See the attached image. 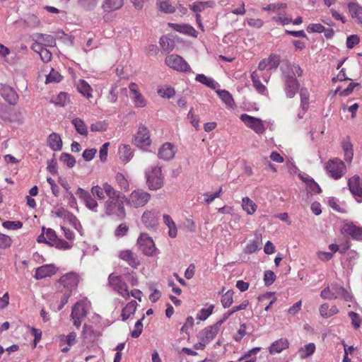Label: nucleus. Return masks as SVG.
Masks as SVG:
<instances>
[{
	"label": "nucleus",
	"mask_w": 362,
	"mask_h": 362,
	"mask_svg": "<svg viewBox=\"0 0 362 362\" xmlns=\"http://www.w3.org/2000/svg\"><path fill=\"white\" fill-rule=\"evenodd\" d=\"M82 334L84 339H87L88 340L93 339L96 336L93 327L86 324H85L83 327Z\"/></svg>",
	"instance_id": "obj_52"
},
{
	"label": "nucleus",
	"mask_w": 362,
	"mask_h": 362,
	"mask_svg": "<svg viewBox=\"0 0 362 362\" xmlns=\"http://www.w3.org/2000/svg\"><path fill=\"white\" fill-rule=\"evenodd\" d=\"M281 71L284 91L287 98H292L298 91L300 87V83L296 76H302L303 70L297 64L286 63L281 67Z\"/></svg>",
	"instance_id": "obj_1"
},
{
	"label": "nucleus",
	"mask_w": 362,
	"mask_h": 362,
	"mask_svg": "<svg viewBox=\"0 0 362 362\" xmlns=\"http://www.w3.org/2000/svg\"><path fill=\"white\" fill-rule=\"evenodd\" d=\"M62 76L58 71H54L52 69L50 73L47 75L45 83L59 82L62 80Z\"/></svg>",
	"instance_id": "obj_58"
},
{
	"label": "nucleus",
	"mask_w": 362,
	"mask_h": 362,
	"mask_svg": "<svg viewBox=\"0 0 362 362\" xmlns=\"http://www.w3.org/2000/svg\"><path fill=\"white\" fill-rule=\"evenodd\" d=\"M116 189L108 182H103L101 185H94L90 189V194L99 199H105V195L107 197L114 195Z\"/></svg>",
	"instance_id": "obj_11"
},
{
	"label": "nucleus",
	"mask_w": 362,
	"mask_h": 362,
	"mask_svg": "<svg viewBox=\"0 0 362 362\" xmlns=\"http://www.w3.org/2000/svg\"><path fill=\"white\" fill-rule=\"evenodd\" d=\"M119 155L121 160L129 162L133 157V151L129 145L123 144L119 148Z\"/></svg>",
	"instance_id": "obj_35"
},
{
	"label": "nucleus",
	"mask_w": 362,
	"mask_h": 362,
	"mask_svg": "<svg viewBox=\"0 0 362 362\" xmlns=\"http://www.w3.org/2000/svg\"><path fill=\"white\" fill-rule=\"evenodd\" d=\"M137 244L139 250L146 256H153L156 253L157 249L153 239L146 233H141L138 238Z\"/></svg>",
	"instance_id": "obj_8"
},
{
	"label": "nucleus",
	"mask_w": 362,
	"mask_h": 362,
	"mask_svg": "<svg viewBox=\"0 0 362 362\" xmlns=\"http://www.w3.org/2000/svg\"><path fill=\"white\" fill-rule=\"evenodd\" d=\"M76 194L83 202L85 206L89 210L93 212H98L99 206L98 203L89 192L81 187H78L76 192Z\"/></svg>",
	"instance_id": "obj_14"
},
{
	"label": "nucleus",
	"mask_w": 362,
	"mask_h": 362,
	"mask_svg": "<svg viewBox=\"0 0 362 362\" xmlns=\"http://www.w3.org/2000/svg\"><path fill=\"white\" fill-rule=\"evenodd\" d=\"M325 170L329 176L334 180L341 178L346 173L345 163L338 158L329 160L325 164Z\"/></svg>",
	"instance_id": "obj_4"
},
{
	"label": "nucleus",
	"mask_w": 362,
	"mask_h": 362,
	"mask_svg": "<svg viewBox=\"0 0 362 362\" xmlns=\"http://www.w3.org/2000/svg\"><path fill=\"white\" fill-rule=\"evenodd\" d=\"M42 230L45 232L47 240V244L52 245L58 238L56 232L52 228H46L45 227H42Z\"/></svg>",
	"instance_id": "obj_54"
},
{
	"label": "nucleus",
	"mask_w": 362,
	"mask_h": 362,
	"mask_svg": "<svg viewBox=\"0 0 362 362\" xmlns=\"http://www.w3.org/2000/svg\"><path fill=\"white\" fill-rule=\"evenodd\" d=\"M71 123L77 133L84 136L88 135V127L83 119L76 117L72 119Z\"/></svg>",
	"instance_id": "obj_36"
},
{
	"label": "nucleus",
	"mask_w": 362,
	"mask_h": 362,
	"mask_svg": "<svg viewBox=\"0 0 362 362\" xmlns=\"http://www.w3.org/2000/svg\"><path fill=\"white\" fill-rule=\"evenodd\" d=\"M119 257L125 261L132 268L136 269L140 265L138 256L130 250H121L119 252Z\"/></svg>",
	"instance_id": "obj_20"
},
{
	"label": "nucleus",
	"mask_w": 362,
	"mask_h": 362,
	"mask_svg": "<svg viewBox=\"0 0 362 362\" xmlns=\"http://www.w3.org/2000/svg\"><path fill=\"white\" fill-rule=\"evenodd\" d=\"M87 314V304L84 301L81 300L76 302L72 308L71 317H74L76 319L77 317L83 319L86 317Z\"/></svg>",
	"instance_id": "obj_25"
},
{
	"label": "nucleus",
	"mask_w": 362,
	"mask_h": 362,
	"mask_svg": "<svg viewBox=\"0 0 362 362\" xmlns=\"http://www.w3.org/2000/svg\"><path fill=\"white\" fill-rule=\"evenodd\" d=\"M129 95L135 107L143 108L147 105V100L141 93L139 86L135 83H130L129 85Z\"/></svg>",
	"instance_id": "obj_13"
},
{
	"label": "nucleus",
	"mask_w": 362,
	"mask_h": 362,
	"mask_svg": "<svg viewBox=\"0 0 362 362\" xmlns=\"http://www.w3.org/2000/svg\"><path fill=\"white\" fill-rule=\"evenodd\" d=\"M158 93L163 98H170L175 95V89L170 86L160 88L158 90Z\"/></svg>",
	"instance_id": "obj_57"
},
{
	"label": "nucleus",
	"mask_w": 362,
	"mask_h": 362,
	"mask_svg": "<svg viewBox=\"0 0 362 362\" xmlns=\"http://www.w3.org/2000/svg\"><path fill=\"white\" fill-rule=\"evenodd\" d=\"M240 119L248 128L252 129L256 134H262L264 133L266 128L261 119L247 114L240 115Z\"/></svg>",
	"instance_id": "obj_10"
},
{
	"label": "nucleus",
	"mask_w": 362,
	"mask_h": 362,
	"mask_svg": "<svg viewBox=\"0 0 362 362\" xmlns=\"http://www.w3.org/2000/svg\"><path fill=\"white\" fill-rule=\"evenodd\" d=\"M79 281V276L75 272L63 275L59 280L58 288L60 291H71L76 289Z\"/></svg>",
	"instance_id": "obj_7"
},
{
	"label": "nucleus",
	"mask_w": 362,
	"mask_h": 362,
	"mask_svg": "<svg viewBox=\"0 0 362 362\" xmlns=\"http://www.w3.org/2000/svg\"><path fill=\"white\" fill-rule=\"evenodd\" d=\"M35 37L45 47L55 45V39L52 35L37 33L35 35Z\"/></svg>",
	"instance_id": "obj_33"
},
{
	"label": "nucleus",
	"mask_w": 362,
	"mask_h": 362,
	"mask_svg": "<svg viewBox=\"0 0 362 362\" xmlns=\"http://www.w3.org/2000/svg\"><path fill=\"white\" fill-rule=\"evenodd\" d=\"M216 93L227 107H233L235 102L231 94L228 91L226 90H216Z\"/></svg>",
	"instance_id": "obj_37"
},
{
	"label": "nucleus",
	"mask_w": 362,
	"mask_h": 362,
	"mask_svg": "<svg viewBox=\"0 0 362 362\" xmlns=\"http://www.w3.org/2000/svg\"><path fill=\"white\" fill-rule=\"evenodd\" d=\"M280 64L279 56L272 54L268 58L263 59L259 63L257 71H269L272 69H276Z\"/></svg>",
	"instance_id": "obj_17"
},
{
	"label": "nucleus",
	"mask_w": 362,
	"mask_h": 362,
	"mask_svg": "<svg viewBox=\"0 0 362 362\" xmlns=\"http://www.w3.org/2000/svg\"><path fill=\"white\" fill-rule=\"evenodd\" d=\"M78 5L86 11L93 10L98 4V0H78Z\"/></svg>",
	"instance_id": "obj_51"
},
{
	"label": "nucleus",
	"mask_w": 362,
	"mask_h": 362,
	"mask_svg": "<svg viewBox=\"0 0 362 362\" xmlns=\"http://www.w3.org/2000/svg\"><path fill=\"white\" fill-rule=\"evenodd\" d=\"M49 146L54 151H60L62 147L61 137L56 133H52L48 137Z\"/></svg>",
	"instance_id": "obj_34"
},
{
	"label": "nucleus",
	"mask_w": 362,
	"mask_h": 362,
	"mask_svg": "<svg viewBox=\"0 0 362 362\" xmlns=\"http://www.w3.org/2000/svg\"><path fill=\"white\" fill-rule=\"evenodd\" d=\"M251 79L255 90L260 94L267 93V89L260 81V74L257 70L254 71L251 74Z\"/></svg>",
	"instance_id": "obj_27"
},
{
	"label": "nucleus",
	"mask_w": 362,
	"mask_h": 362,
	"mask_svg": "<svg viewBox=\"0 0 362 362\" xmlns=\"http://www.w3.org/2000/svg\"><path fill=\"white\" fill-rule=\"evenodd\" d=\"M275 279H276V275L272 271L268 270L264 272V281L265 285L269 286V285L272 284L274 283V281H275Z\"/></svg>",
	"instance_id": "obj_64"
},
{
	"label": "nucleus",
	"mask_w": 362,
	"mask_h": 362,
	"mask_svg": "<svg viewBox=\"0 0 362 362\" xmlns=\"http://www.w3.org/2000/svg\"><path fill=\"white\" fill-rule=\"evenodd\" d=\"M349 189L358 203L362 202V185L359 176L354 175L348 180Z\"/></svg>",
	"instance_id": "obj_16"
},
{
	"label": "nucleus",
	"mask_w": 362,
	"mask_h": 362,
	"mask_svg": "<svg viewBox=\"0 0 362 362\" xmlns=\"http://www.w3.org/2000/svg\"><path fill=\"white\" fill-rule=\"evenodd\" d=\"M52 246H54L55 247L61 250H68L71 247L68 242L58 238L52 245Z\"/></svg>",
	"instance_id": "obj_63"
},
{
	"label": "nucleus",
	"mask_w": 362,
	"mask_h": 362,
	"mask_svg": "<svg viewBox=\"0 0 362 362\" xmlns=\"http://www.w3.org/2000/svg\"><path fill=\"white\" fill-rule=\"evenodd\" d=\"M136 307L137 303L135 300H132L129 303H128L122 310V320L123 321H126L127 319H129L132 315H134L135 313Z\"/></svg>",
	"instance_id": "obj_32"
},
{
	"label": "nucleus",
	"mask_w": 362,
	"mask_h": 362,
	"mask_svg": "<svg viewBox=\"0 0 362 362\" xmlns=\"http://www.w3.org/2000/svg\"><path fill=\"white\" fill-rule=\"evenodd\" d=\"M69 221L71 223V225L77 230L79 232L81 235L83 234V227L80 223V221L78 220L76 216L71 214H69Z\"/></svg>",
	"instance_id": "obj_56"
},
{
	"label": "nucleus",
	"mask_w": 362,
	"mask_h": 362,
	"mask_svg": "<svg viewBox=\"0 0 362 362\" xmlns=\"http://www.w3.org/2000/svg\"><path fill=\"white\" fill-rule=\"evenodd\" d=\"M124 197L125 196L119 191H116L115 194L109 197L104 202V214L101 217L110 216L119 220L124 219L126 216L123 202Z\"/></svg>",
	"instance_id": "obj_2"
},
{
	"label": "nucleus",
	"mask_w": 362,
	"mask_h": 362,
	"mask_svg": "<svg viewBox=\"0 0 362 362\" xmlns=\"http://www.w3.org/2000/svg\"><path fill=\"white\" fill-rule=\"evenodd\" d=\"M300 108H303V111H307L309 107V92L305 88H301L300 89Z\"/></svg>",
	"instance_id": "obj_46"
},
{
	"label": "nucleus",
	"mask_w": 362,
	"mask_h": 362,
	"mask_svg": "<svg viewBox=\"0 0 362 362\" xmlns=\"http://www.w3.org/2000/svg\"><path fill=\"white\" fill-rule=\"evenodd\" d=\"M215 6V2L212 0L206 1H196L189 5L192 11L196 13L203 11L206 8H213Z\"/></svg>",
	"instance_id": "obj_31"
},
{
	"label": "nucleus",
	"mask_w": 362,
	"mask_h": 362,
	"mask_svg": "<svg viewBox=\"0 0 362 362\" xmlns=\"http://www.w3.org/2000/svg\"><path fill=\"white\" fill-rule=\"evenodd\" d=\"M214 305H210L206 308H202L197 315V318L199 320H206L213 313Z\"/></svg>",
	"instance_id": "obj_50"
},
{
	"label": "nucleus",
	"mask_w": 362,
	"mask_h": 362,
	"mask_svg": "<svg viewBox=\"0 0 362 362\" xmlns=\"http://www.w3.org/2000/svg\"><path fill=\"white\" fill-rule=\"evenodd\" d=\"M219 329L220 327L218 325L215 323L213 325L208 326L201 330L199 332L197 337L200 341H204L205 343L209 344L216 337Z\"/></svg>",
	"instance_id": "obj_18"
},
{
	"label": "nucleus",
	"mask_w": 362,
	"mask_h": 362,
	"mask_svg": "<svg viewBox=\"0 0 362 362\" xmlns=\"http://www.w3.org/2000/svg\"><path fill=\"white\" fill-rule=\"evenodd\" d=\"M156 5L160 11L165 13H173L175 11V8L169 0H157Z\"/></svg>",
	"instance_id": "obj_41"
},
{
	"label": "nucleus",
	"mask_w": 362,
	"mask_h": 362,
	"mask_svg": "<svg viewBox=\"0 0 362 362\" xmlns=\"http://www.w3.org/2000/svg\"><path fill=\"white\" fill-rule=\"evenodd\" d=\"M159 42L162 49L166 52H171L175 47L174 40L167 36H162Z\"/></svg>",
	"instance_id": "obj_43"
},
{
	"label": "nucleus",
	"mask_w": 362,
	"mask_h": 362,
	"mask_svg": "<svg viewBox=\"0 0 362 362\" xmlns=\"http://www.w3.org/2000/svg\"><path fill=\"white\" fill-rule=\"evenodd\" d=\"M108 282L110 286L117 291L119 294L122 297L127 298L129 297V292L127 289V284L123 281L119 276H115L110 274L108 277Z\"/></svg>",
	"instance_id": "obj_12"
},
{
	"label": "nucleus",
	"mask_w": 362,
	"mask_h": 362,
	"mask_svg": "<svg viewBox=\"0 0 362 362\" xmlns=\"http://www.w3.org/2000/svg\"><path fill=\"white\" fill-rule=\"evenodd\" d=\"M56 267L53 264H45L36 269L34 277L36 279H42L51 276L56 273Z\"/></svg>",
	"instance_id": "obj_23"
},
{
	"label": "nucleus",
	"mask_w": 362,
	"mask_h": 362,
	"mask_svg": "<svg viewBox=\"0 0 362 362\" xmlns=\"http://www.w3.org/2000/svg\"><path fill=\"white\" fill-rule=\"evenodd\" d=\"M262 245V243L261 240L259 238H257L256 240H252L246 245L244 252L246 254H252L259 250Z\"/></svg>",
	"instance_id": "obj_45"
},
{
	"label": "nucleus",
	"mask_w": 362,
	"mask_h": 362,
	"mask_svg": "<svg viewBox=\"0 0 362 362\" xmlns=\"http://www.w3.org/2000/svg\"><path fill=\"white\" fill-rule=\"evenodd\" d=\"M3 97L11 105H15L18 102V95L11 88H6L3 92Z\"/></svg>",
	"instance_id": "obj_39"
},
{
	"label": "nucleus",
	"mask_w": 362,
	"mask_h": 362,
	"mask_svg": "<svg viewBox=\"0 0 362 362\" xmlns=\"http://www.w3.org/2000/svg\"><path fill=\"white\" fill-rule=\"evenodd\" d=\"M195 80L205 86H206L209 88L214 89L216 86V83L215 81L210 78L206 76L204 74H197L196 76Z\"/></svg>",
	"instance_id": "obj_47"
},
{
	"label": "nucleus",
	"mask_w": 362,
	"mask_h": 362,
	"mask_svg": "<svg viewBox=\"0 0 362 362\" xmlns=\"http://www.w3.org/2000/svg\"><path fill=\"white\" fill-rule=\"evenodd\" d=\"M77 89L79 93L87 98L92 97V88L85 80H79L77 83Z\"/></svg>",
	"instance_id": "obj_38"
},
{
	"label": "nucleus",
	"mask_w": 362,
	"mask_h": 362,
	"mask_svg": "<svg viewBox=\"0 0 362 362\" xmlns=\"http://www.w3.org/2000/svg\"><path fill=\"white\" fill-rule=\"evenodd\" d=\"M349 316L351 320V324L354 328H358L361 326V319L359 315L355 312L349 313Z\"/></svg>",
	"instance_id": "obj_62"
},
{
	"label": "nucleus",
	"mask_w": 362,
	"mask_h": 362,
	"mask_svg": "<svg viewBox=\"0 0 362 362\" xmlns=\"http://www.w3.org/2000/svg\"><path fill=\"white\" fill-rule=\"evenodd\" d=\"M134 144L140 148L146 149L151 144L150 132L143 124H139L134 138Z\"/></svg>",
	"instance_id": "obj_6"
},
{
	"label": "nucleus",
	"mask_w": 362,
	"mask_h": 362,
	"mask_svg": "<svg viewBox=\"0 0 362 362\" xmlns=\"http://www.w3.org/2000/svg\"><path fill=\"white\" fill-rule=\"evenodd\" d=\"M59 160L70 168H73L76 164L75 158L72 155L66 153H62L60 155Z\"/></svg>",
	"instance_id": "obj_48"
},
{
	"label": "nucleus",
	"mask_w": 362,
	"mask_h": 362,
	"mask_svg": "<svg viewBox=\"0 0 362 362\" xmlns=\"http://www.w3.org/2000/svg\"><path fill=\"white\" fill-rule=\"evenodd\" d=\"M165 64L170 69L177 71L187 72L190 71V66L187 62L177 54H170L165 58Z\"/></svg>",
	"instance_id": "obj_9"
},
{
	"label": "nucleus",
	"mask_w": 362,
	"mask_h": 362,
	"mask_svg": "<svg viewBox=\"0 0 362 362\" xmlns=\"http://www.w3.org/2000/svg\"><path fill=\"white\" fill-rule=\"evenodd\" d=\"M175 147L171 143L169 142L163 144L158 152V158L164 160H171L175 156Z\"/></svg>",
	"instance_id": "obj_22"
},
{
	"label": "nucleus",
	"mask_w": 362,
	"mask_h": 362,
	"mask_svg": "<svg viewBox=\"0 0 362 362\" xmlns=\"http://www.w3.org/2000/svg\"><path fill=\"white\" fill-rule=\"evenodd\" d=\"M329 288L332 294V299L343 298L346 301L351 300V296L344 287L337 284H332Z\"/></svg>",
	"instance_id": "obj_24"
},
{
	"label": "nucleus",
	"mask_w": 362,
	"mask_h": 362,
	"mask_svg": "<svg viewBox=\"0 0 362 362\" xmlns=\"http://www.w3.org/2000/svg\"><path fill=\"white\" fill-rule=\"evenodd\" d=\"M288 347V341L286 339L281 338L273 342L269 348L271 354L281 353Z\"/></svg>",
	"instance_id": "obj_28"
},
{
	"label": "nucleus",
	"mask_w": 362,
	"mask_h": 362,
	"mask_svg": "<svg viewBox=\"0 0 362 362\" xmlns=\"http://www.w3.org/2000/svg\"><path fill=\"white\" fill-rule=\"evenodd\" d=\"M124 4V0H104L102 8L105 12H111L119 9Z\"/></svg>",
	"instance_id": "obj_29"
},
{
	"label": "nucleus",
	"mask_w": 362,
	"mask_h": 362,
	"mask_svg": "<svg viewBox=\"0 0 362 362\" xmlns=\"http://www.w3.org/2000/svg\"><path fill=\"white\" fill-rule=\"evenodd\" d=\"M151 199V194L143 189L134 190L127 199V204L134 208L145 206Z\"/></svg>",
	"instance_id": "obj_5"
},
{
	"label": "nucleus",
	"mask_w": 362,
	"mask_h": 362,
	"mask_svg": "<svg viewBox=\"0 0 362 362\" xmlns=\"http://www.w3.org/2000/svg\"><path fill=\"white\" fill-rule=\"evenodd\" d=\"M242 207L243 210L245 211L247 214L250 215L253 214L257 209V205L255 204V203L247 197L243 198Z\"/></svg>",
	"instance_id": "obj_42"
},
{
	"label": "nucleus",
	"mask_w": 362,
	"mask_h": 362,
	"mask_svg": "<svg viewBox=\"0 0 362 362\" xmlns=\"http://www.w3.org/2000/svg\"><path fill=\"white\" fill-rule=\"evenodd\" d=\"M169 25L175 30L188 35L192 37H197V30L189 24H180V23H169Z\"/></svg>",
	"instance_id": "obj_26"
},
{
	"label": "nucleus",
	"mask_w": 362,
	"mask_h": 362,
	"mask_svg": "<svg viewBox=\"0 0 362 362\" xmlns=\"http://www.w3.org/2000/svg\"><path fill=\"white\" fill-rule=\"evenodd\" d=\"M115 180L119 186L124 189V191H128L129 189V184L126 177L122 173H117L115 176Z\"/></svg>",
	"instance_id": "obj_53"
},
{
	"label": "nucleus",
	"mask_w": 362,
	"mask_h": 362,
	"mask_svg": "<svg viewBox=\"0 0 362 362\" xmlns=\"http://www.w3.org/2000/svg\"><path fill=\"white\" fill-rule=\"evenodd\" d=\"M341 147L344 152V160L347 163H351L354 156V151L349 137H346L343 140Z\"/></svg>",
	"instance_id": "obj_30"
},
{
	"label": "nucleus",
	"mask_w": 362,
	"mask_h": 362,
	"mask_svg": "<svg viewBox=\"0 0 362 362\" xmlns=\"http://www.w3.org/2000/svg\"><path fill=\"white\" fill-rule=\"evenodd\" d=\"M160 212L155 209L148 210L144 212L141 221L146 228L155 230L158 224Z\"/></svg>",
	"instance_id": "obj_15"
},
{
	"label": "nucleus",
	"mask_w": 362,
	"mask_h": 362,
	"mask_svg": "<svg viewBox=\"0 0 362 362\" xmlns=\"http://www.w3.org/2000/svg\"><path fill=\"white\" fill-rule=\"evenodd\" d=\"M187 117L189 119L190 123L192 126L198 130L199 129V117L198 115L194 114L192 110H190L187 114Z\"/></svg>",
	"instance_id": "obj_61"
},
{
	"label": "nucleus",
	"mask_w": 362,
	"mask_h": 362,
	"mask_svg": "<svg viewBox=\"0 0 362 362\" xmlns=\"http://www.w3.org/2000/svg\"><path fill=\"white\" fill-rule=\"evenodd\" d=\"M342 230L353 239L362 240V227H358L353 223H345L342 226Z\"/></svg>",
	"instance_id": "obj_21"
},
{
	"label": "nucleus",
	"mask_w": 362,
	"mask_h": 362,
	"mask_svg": "<svg viewBox=\"0 0 362 362\" xmlns=\"http://www.w3.org/2000/svg\"><path fill=\"white\" fill-rule=\"evenodd\" d=\"M20 21H22L24 25L30 28H36L40 23L38 17L34 14H28L24 18L21 19Z\"/></svg>",
	"instance_id": "obj_40"
},
{
	"label": "nucleus",
	"mask_w": 362,
	"mask_h": 362,
	"mask_svg": "<svg viewBox=\"0 0 362 362\" xmlns=\"http://www.w3.org/2000/svg\"><path fill=\"white\" fill-rule=\"evenodd\" d=\"M348 8L352 18L358 19L362 16V6L356 2H351L348 4Z\"/></svg>",
	"instance_id": "obj_44"
},
{
	"label": "nucleus",
	"mask_w": 362,
	"mask_h": 362,
	"mask_svg": "<svg viewBox=\"0 0 362 362\" xmlns=\"http://www.w3.org/2000/svg\"><path fill=\"white\" fill-rule=\"evenodd\" d=\"M90 131L93 132H103L107 130V124L104 122H97L93 123L90 127Z\"/></svg>",
	"instance_id": "obj_60"
},
{
	"label": "nucleus",
	"mask_w": 362,
	"mask_h": 362,
	"mask_svg": "<svg viewBox=\"0 0 362 362\" xmlns=\"http://www.w3.org/2000/svg\"><path fill=\"white\" fill-rule=\"evenodd\" d=\"M145 176L147 186L150 190L156 191L163 187L164 177L160 166H151L146 170Z\"/></svg>",
	"instance_id": "obj_3"
},
{
	"label": "nucleus",
	"mask_w": 362,
	"mask_h": 362,
	"mask_svg": "<svg viewBox=\"0 0 362 362\" xmlns=\"http://www.w3.org/2000/svg\"><path fill=\"white\" fill-rule=\"evenodd\" d=\"M2 226L5 228L8 229V230H16V229L21 228L23 226V223L19 221H6L2 223Z\"/></svg>",
	"instance_id": "obj_59"
},
{
	"label": "nucleus",
	"mask_w": 362,
	"mask_h": 362,
	"mask_svg": "<svg viewBox=\"0 0 362 362\" xmlns=\"http://www.w3.org/2000/svg\"><path fill=\"white\" fill-rule=\"evenodd\" d=\"M233 290H228L222 296L221 302L224 308H229L232 305L233 302Z\"/></svg>",
	"instance_id": "obj_49"
},
{
	"label": "nucleus",
	"mask_w": 362,
	"mask_h": 362,
	"mask_svg": "<svg viewBox=\"0 0 362 362\" xmlns=\"http://www.w3.org/2000/svg\"><path fill=\"white\" fill-rule=\"evenodd\" d=\"M144 317L145 316L143 315V317L135 323L134 328L131 332L132 337L138 338L141 335L143 330L142 320Z\"/></svg>",
	"instance_id": "obj_55"
},
{
	"label": "nucleus",
	"mask_w": 362,
	"mask_h": 362,
	"mask_svg": "<svg viewBox=\"0 0 362 362\" xmlns=\"http://www.w3.org/2000/svg\"><path fill=\"white\" fill-rule=\"evenodd\" d=\"M76 333L71 332L67 335L61 334L59 336V343L62 348V351L66 353L70 350V347L76 343Z\"/></svg>",
	"instance_id": "obj_19"
}]
</instances>
